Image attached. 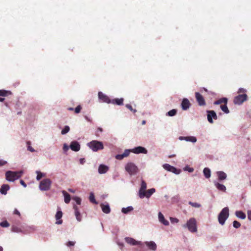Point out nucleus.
I'll use <instances>...</instances> for the list:
<instances>
[{
    "label": "nucleus",
    "instance_id": "55",
    "mask_svg": "<svg viewBox=\"0 0 251 251\" xmlns=\"http://www.w3.org/2000/svg\"><path fill=\"white\" fill-rule=\"evenodd\" d=\"M14 213L15 214L18 215L19 216H20V213L19 212V211L17 209H15V210L14 211Z\"/></svg>",
    "mask_w": 251,
    "mask_h": 251
},
{
    "label": "nucleus",
    "instance_id": "32",
    "mask_svg": "<svg viewBox=\"0 0 251 251\" xmlns=\"http://www.w3.org/2000/svg\"><path fill=\"white\" fill-rule=\"evenodd\" d=\"M236 216L241 219H245L246 218V214L241 211H237L235 212Z\"/></svg>",
    "mask_w": 251,
    "mask_h": 251
},
{
    "label": "nucleus",
    "instance_id": "17",
    "mask_svg": "<svg viewBox=\"0 0 251 251\" xmlns=\"http://www.w3.org/2000/svg\"><path fill=\"white\" fill-rule=\"evenodd\" d=\"M163 167L165 170H166L168 171L172 172L175 174H177V173L176 172H177L176 169V168H175L174 167L171 166L170 165H169L168 164H164Z\"/></svg>",
    "mask_w": 251,
    "mask_h": 251
},
{
    "label": "nucleus",
    "instance_id": "39",
    "mask_svg": "<svg viewBox=\"0 0 251 251\" xmlns=\"http://www.w3.org/2000/svg\"><path fill=\"white\" fill-rule=\"evenodd\" d=\"M70 130V127L69 126H65L64 128L61 131L62 134H65L68 133Z\"/></svg>",
    "mask_w": 251,
    "mask_h": 251
},
{
    "label": "nucleus",
    "instance_id": "61",
    "mask_svg": "<svg viewBox=\"0 0 251 251\" xmlns=\"http://www.w3.org/2000/svg\"><path fill=\"white\" fill-rule=\"evenodd\" d=\"M68 109L69 110H74V108H72V107H70V108H68Z\"/></svg>",
    "mask_w": 251,
    "mask_h": 251
},
{
    "label": "nucleus",
    "instance_id": "19",
    "mask_svg": "<svg viewBox=\"0 0 251 251\" xmlns=\"http://www.w3.org/2000/svg\"><path fill=\"white\" fill-rule=\"evenodd\" d=\"M62 212L61 211H58L55 215V218L56 220V224L57 225H60L62 223V220H60V219L62 217Z\"/></svg>",
    "mask_w": 251,
    "mask_h": 251
},
{
    "label": "nucleus",
    "instance_id": "64",
    "mask_svg": "<svg viewBox=\"0 0 251 251\" xmlns=\"http://www.w3.org/2000/svg\"><path fill=\"white\" fill-rule=\"evenodd\" d=\"M182 138H183V137H180L179 138H180V139H181Z\"/></svg>",
    "mask_w": 251,
    "mask_h": 251
},
{
    "label": "nucleus",
    "instance_id": "57",
    "mask_svg": "<svg viewBox=\"0 0 251 251\" xmlns=\"http://www.w3.org/2000/svg\"><path fill=\"white\" fill-rule=\"evenodd\" d=\"M97 130H98V131H100V132L103 131V129L101 127H98Z\"/></svg>",
    "mask_w": 251,
    "mask_h": 251
},
{
    "label": "nucleus",
    "instance_id": "14",
    "mask_svg": "<svg viewBox=\"0 0 251 251\" xmlns=\"http://www.w3.org/2000/svg\"><path fill=\"white\" fill-rule=\"evenodd\" d=\"M130 153V150L126 149L125 150V151L123 153L116 155L115 156V158L118 160H122L124 158L127 157L129 155Z\"/></svg>",
    "mask_w": 251,
    "mask_h": 251
},
{
    "label": "nucleus",
    "instance_id": "15",
    "mask_svg": "<svg viewBox=\"0 0 251 251\" xmlns=\"http://www.w3.org/2000/svg\"><path fill=\"white\" fill-rule=\"evenodd\" d=\"M70 147L71 149L75 151H78L80 149V146L77 141L72 142Z\"/></svg>",
    "mask_w": 251,
    "mask_h": 251
},
{
    "label": "nucleus",
    "instance_id": "22",
    "mask_svg": "<svg viewBox=\"0 0 251 251\" xmlns=\"http://www.w3.org/2000/svg\"><path fill=\"white\" fill-rule=\"evenodd\" d=\"M124 102V99L120 98V99H114L111 100V103L113 104H116L118 105H123Z\"/></svg>",
    "mask_w": 251,
    "mask_h": 251
},
{
    "label": "nucleus",
    "instance_id": "40",
    "mask_svg": "<svg viewBox=\"0 0 251 251\" xmlns=\"http://www.w3.org/2000/svg\"><path fill=\"white\" fill-rule=\"evenodd\" d=\"M90 201L93 203H97L95 199V196L93 193H91L89 197Z\"/></svg>",
    "mask_w": 251,
    "mask_h": 251
},
{
    "label": "nucleus",
    "instance_id": "41",
    "mask_svg": "<svg viewBox=\"0 0 251 251\" xmlns=\"http://www.w3.org/2000/svg\"><path fill=\"white\" fill-rule=\"evenodd\" d=\"M189 204L194 207L199 208L201 206V205L197 202H193L192 201H189Z\"/></svg>",
    "mask_w": 251,
    "mask_h": 251
},
{
    "label": "nucleus",
    "instance_id": "26",
    "mask_svg": "<svg viewBox=\"0 0 251 251\" xmlns=\"http://www.w3.org/2000/svg\"><path fill=\"white\" fill-rule=\"evenodd\" d=\"M9 188L10 187L8 184H3L0 188V192L2 194L6 195Z\"/></svg>",
    "mask_w": 251,
    "mask_h": 251
},
{
    "label": "nucleus",
    "instance_id": "3",
    "mask_svg": "<svg viewBox=\"0 0 251 251\" xmlns=\"http://www.w3.org/2000/svg\"><path fill=\"white\" fill-rule=\"evenodd\" d=\"M229 216V209L228 207L224 208L218 215V221L219 223L223 225L226 220Z\"/></svg>",
    "mask_w": 251,
    "mask_h": 251
},
{
    "label": "nucleus",
    "instance_id": "8",
    "mask_svg": "<svg viewBox=\"0 0 251 251\" xmlns=\"http://www.w3.org/2000/svg\"><path fill=\"white\" fill-rule=\"evenodd\" d=\"M195 98L200 106H205L206 105V102L203 97L200 93H195Z\"/></svg>",
    "mask_w": 251,
    "mask_h": 251
},
{
    "label": "nucleus",
    "instance_id": "47",
    "mask_svg": "<svg viewBox=\"0 0 251 251\" xmlns=\"http://www.w3.org/2000/svg\"><path fill=\"white\" fill-rule=\"evenodd\" d=\"M81 109V106L80 105H78L75 109V113H79L80 112Z\"/></svg>",
    "mask_w": 251,
    "mask_h": 251
},
{
    "label": "nucleus",
    "instance_id": "45",
    "mask_svg": "<svg viewBox=\"0 0 251 251\" xmlns=\"http://www.w3.org/2000/svg\"><path fill=\"white\" fill-rule=\"evenodd\" d=\"M73 200H75L76 203V204L80 205L81 204V200L80 198L77 197H75L73 198Z\"/></svg>",
    "mask_w": 251,
    "mask_h": 251
},
{
    "label": "nucleus",
    "instance_id": "9",
    "mask_svg": "<svg viewBox=\"0 0 251 251\" xmlns=\"http://www.w3.org/2000/svg\"><path fill=\"white\" fill-rule=\"evenodd\" d=\"M130 152H133L135 154H139V153H144L147 154L148 152V151L145 149V148L141 147V146H138L137 147H135L133 149L130 150Z\"/></svg>",
    "mask_w": 251,
    "mask_h": 251
},
{
    "label": "nucleus",
    "instance_id": "23",
    "mask_svg": "<svg viewBox=\"0 0 251 251\" xmlns=\"http://www.w3.org/2000/svg\"><path fill=\"white\" fill-rule=\"evenodd\" d=\"M145 244L150 249L153 251H155L156 250V245L154 242H146Z\"/></svg>",
    "mask_w": 251,
    "mask_h": 251
},
{
    "label": "nucleus",
    "instance_id": "2",
    "mask_svg": "<svg viewBox=\"0 0 251 251\" xmlns=\"http://www.w3.org/2000/svg\"><path fill=\"white\" fill-rule=\"evenodd\" d=\"M88 147L94 151L101 150L104 146L102 142L97 140H93L87 144Z\"/></svg>",
    "mask_w": 251,
    "mask_h": 251
},
{
    "label": "nucleus",
    "instance_id": "48",
    "mask_svg": "<svg viewBox=\"0 0 251 251\" xmlns=\"http://www.w3.org/2000/svg\"><path fill=\"white\" fill-rule=\"evenodd\" d=\"M170 219L171 223H177L179 221L178 219L176 218L170 217Z\"/></svg>",
    "mask_w": 251,
    "mask_h": 251
},
{
    "label": "nucleus",
    "instance_id": "25",
    "mask_svg": "<svg viewBox=\"0 0 251 251\" xmlns=\"http://www.w3.org/2000/svg\"><path fill=\"white\" fill-rule=\"evenodd\" d=\"M100 207L101 208V209L102 211L106 214H108L110 212V208L109 205L107 204H101Z\"/></svg>",
    "mask_w": 251,
    "mask_h": 251
},
{
    "label": "nucleus",
    "instance_id": "52",
    "mask_svg": "<svg viewBox=\"0 0 251 251\" xmlns=\"http://www.w3.org/2000/svg\"><path fill=\"white\" fill-rule=\"evenodd\" d=\"M63 150H64V151H68V149H69V147H68V146L67 145L64 144V145H63Z\"/></svg>",
    "mask_w": 251,
    "mask_h": 251
},
{
    "label": "nucleus",
    "instance_id": "1",
    "mask_svg": "<svg viewBox=\"0 0 251 251\" xmlns=\"http://www.w3.org/2000/svg\"><path fill=\"white\" fill-rule=\"evenodd\" d=\"M23 174V172L22 171L16 172L8 171L5 173L6 179L9 181H14L21 177Z\"/></svg>",
    "mask_w": 251,
    "mask_h": 251
},
{
    "label": "nucleus",
    "instance_id": "60",
    "mask_svg": "<svg viewBox=\"0 0 251 251\" xmlns=\"http://www.w3.org/2000/svg\"><path fill=\"white\" fill-rule=\"evenodd\" d=\"M146 122L145 120H143L142 122V125H145L146 124Z\"/></svg>",
    "mask_w": 251,
    "mask_h": 251
},
{
    "label": "nucleus",
    "instance_id": "5",
    "mask_svg": "<svg viewBox=\"0 0 251 251\" xmlns=\"http://www.w3.org/2000/svg\"><path fill=\"white\" fill-rule=\"evenodd\" d=\"M125 170L130 175H135L138 171L137 167L132 162H128L126 164Z\"/></svg>",
    "mask_w": 251,
    "mask_h": 251
},
{
    "label": "nucleus",
    "instance_id": "43",
    "mask_svg": "<svg viewBox=\"0 0 251 251\" xmlns=\"http://www.w3.org/2000/svg\"><path fill=\"white\" fill-rule=\"evenodd\" d=\"M27 150L32 152H34L35 151L34 149L30 146V142L29 141H27Z\"/></svg>",
    "mask_w": 251,
    "mask_h": 251
},
{
    "label": "nucleus",
    "instance_id": "18",
    "mask_svg": "<svg viewBox=\"0 0 251 251\" xmlns=\"http://www.w3.org/2000/svg\"><path fill=\"white\" fill-rule=\"evenodd\" d=\"M126 242L131 245H141V242L136 241L134 239L130 237H126L125 238Z\"/></svg>",
    "mask_w": 251,
    "mask_h": 251
},
{
    "label": "nucleus",
    "instance_id": "49",
    "mask_svg": "<svg viewBox=\"0 0 251 251\" xmlns=\"http://www.w3.org/2000/svg\"><path fill=\"white\" fill-rule=\"evenodd\" d=\"M75 244V242L69 241L67 243L66 245L68 247L74 246Z\"/></svg>",
    "mask_w": 251,
    "mask_h": 251
},
{
    "label": "nucleus",
    "instance_id": "37",
    "mask_svg": "<svg viewBox=\"0 0 251 251\" xmlns=\"http://www.w3.org/2000/svg\"><path fill=\"white\" fill-rule=\"evenodd\" d=\"M176 112H177L176 110L174 109L170 110L169 112H168L166 115H167L168 116H171V117L174 116L176 115Z\"/></svg>",
    "mask_w": 251,
    "mask_h": 251
},
{
    "label": "nucleus",
    "instance_id": "51",
    "mask_svg": "<svg viewBox=\"0 0 251 251\" xmlns=\"http://www.w3.org/2000/svg\"><path fill=\"white\" fill-rule=\"evenodd\" d=\"M7 163V162L3 160H0V166H3L5 165Z\"/></svg>",
    "mask_w": 251,
    "mask_h": 251
},
{
    "label": "nucleus",
    "instance_id": "36",
    "mask_svg": "<svg viewBox=\"0 0 251 251\" xmlns=\"http://www.w3.org/2000/svg\"><path fill=\"white\" fill-rule=\"evenodd\" d=\"M133 208L132 206H128L126 208H123L122 209V211L123 213L125 214H127L129 212L133 210Z\"/></svg>",
    "mask_w": 251,
    "mask_h": 251
},
{
    "label": "nucleus",
    "instance_id": "54",
    "mask_svg": "<svg viewBox=\"0 0 251 251\" xmlns=\"http://www.w3.org/2000/svg\"><path fill=\"white\" fill-rule=\"evenodd\" d=\"M248 218L250 221H251V211H249L248 212Z\"/></svg>",
    "mask_w": 251,
    "mask_h": 251
},
{
    "label": "nucleus",
    "instance_id": "11",
    "mask_svg": "<svg viewBox=\"0 0 251 251\" xmlns=\"http://www.w3.org/2000/svg\"><path fill=\"white\" fill-rule=\"evenodd\" d=\"M207 113L208 121L211 124L213 123L212 118L215 120H217L218 118L216 112L213 110H208L207 111Z\"/></svg>",
    "mask_w": 251,
    "mask_h": 251
},
{
    "label": "nucleus",
    "instance_id": "44",
    "mask_svg": "<svg viewBox=\"0 0 251 251\" xmlns=\"http://www.w3.org/2000/svg\"><path fill=\"white\" fill-rule=\"evenodd\" d=\"M233 226L236 228H239L241 226V224L239 222H238V221H234L233 222Z\"/></svg>",
    "mask_w": 251,
    "mask_h": 251
},
{
    "label": "nucleus",
    "instance_id": "24",
    "mask_svg": "<svg viewBox=\"0 0 251 251\" xmlns=\"http://www.w3.org/2000/svg\"><path fill=\"white\" fill-rule=\"evenodd\" d=\"M11 94V92L9 91H6L4 90H0V96L5 97ZM3 98H0V101H3Z\"/></svg>",
    "mask_w": 251,
    "mask_h": 251
},
{
    "label": "nucleus",
    "instance_id": "29",
    "mask_svg": "<svg viewBox=\"0 0 251 251\" xmlns=\"http://www.w3.org/2000/svg\"><path fill=\"white\" fill-rule=\"evenodd\" d=\"M155 191V189L154 188H151L149 189L147 191H145V197H147L148 198H150L151 196L153 194Z\"/></svg>",
    "mask_w": 251,
    "mask_h": 251
},
{
    "label": "nucleus",
    "instance_id": "6",
    "mask_svg": "<svg viewBox=\"0 0 251 251\" xmlns=\"http://www.w3.org/2000/svg\"><path fill=\"white\" fill-rule=\"evenodd\" d=\"M51 181L49 178L42 180L39 185L40 189L42 191H47L50 189Z\"/></svg>",
    "mask_w": 251,
    "mask_h": 251
},
{
    "label": "nucleus",
    "instance_id": "59",
    "mask_svg": "<svg viewBox=\"0 0 251 251\" xmlns=\"http://www.w3.org/2000/svg\"><path fill=\"white\" fill-rule=\"evenodd\" d=\"M194 171V169L193 168H190L189 170V171L190 172H192Z\"/></svg>",
    "mask_w": 251,
    "mask_h": 251
},
{
    "label": "nucleus",
    "instance_id": "35",
    "mask_svg": "<svg viewBox=\"0 0 251 251\" xmlns=\"http://www.w3.org/2000/svg\"><path fill=\"white\" fill-rule=\"evenodd\" d=\"M184 139L187 141H190L193 143H195L197 141V139L194 136H188L184 137Z\"/></svg>",
    "mask_w": 251,
    "mask_h": 251
},
{
    "label": "nucleus",
    "instance_id": "4",
    "mask_svg": "<svg viewBox=\"0 0 251 251\" xmlns=\"http://www.w3.org/2000/svg\"><path fill=\"white\" fill-rule=\"evenodd\" d=\"M183 227H187L192 232H196L197 231L196 220L195 218H191L187 221L186 224L183 226Z\"/></svg>",
    "mask_w": 251,
    "mask_h": 251
},
{
    "label": "nucleus",
    "instance_id": "7",
    "mask_svg": "<svg viewBox=\"0 0 251 251\" xmlns=\"http://www.w3.org/2000/svg\"><path fill=\"white\" fill-rule=\"evenodd\" d=\"M247 100V95L245 94H239L238 96H236L233 100V102L235 104H241L244 101H246Z\"/></svg>",
    "mask_w": 251,
    "mask_h": 251
},
{
    "label": "nucleus",
    "instance_id": "56",
    "mask_svg": "<svg viewBox=\"0 0 251 251\" xmlns=\"http://www.w3.org/2000/svg\"><path fill=\"white\" fill-rule=\"evenodd\" d=\"M79 161H80V163L81 164H83L85 162V160L84 158H81V159H80Z\"/></svg>",
    "mask_w": 251,
    "mask_h": 251
},
{
    "label": "nucleus",
    "instance_id": "42",
    "mask_svg": "<svg viewBox=\"0 0 251 251\" xmlns=\"http://www.w3.org/2000/svg\"><path fill=\"white\" fill-rule=\"evenodd\" d=\"M36 173H37V176H36V179H37V180H39L40 179H41V178H42V177H43V176H44V174H43V173H41V172H39V171H37V172H36Z\"/></svg>",
    "mask_w": 251,
    "mask_h": 251
},
{
    "label": "nucleus",
    "instance_id": "28",
    "mask_svg": "<svg viewBox=\"0 0 251 251\" xmlns=\"http://www.w3.org/2000/svg\"><path fill=\"white\" fill-rule=\"evenodd\" d=\"M62 194L64 197V201L66 203H69L71 200V196L67 192L63 190L62 191Z\"/></svg>",
    "mask_w": 251,
    "mask_h": 251
},
{
    "label": "nucleus",
    "instance_id": "34",
    "mask_svg": "<svg viewBox=\"0 0 251 251\" xmlns=\"http://www.w3.org/2000/svg\"><path fill=\"white\" fill-rule=\"evenodd\" d=\"M227 104H222L220 106V108L222 109V110L225 113L228 114L229 112V110H228L227 105Z\"/></svg>",
    "mask_w": 251,
    "mask_h": 251
},
{
    "label": "nucleus",
    "instance_id": "27",
    "mask_svg": "<svg viewBox=\"0 0 251 251\" xmlns=\"http://www.w3.org/2000/svg\"><path fill=\"white\" fill-rule=\"evenodd\" d=\"M227 99L226 98H222L218 100L214 101V104H215V105L221 104L222 105V103L227 104Z\"/></svg>",
    "mask_w": 251,
    "mask_h": 251
},
{
    "label": "nucleus",
    "instance_id": "31",
    "mask_svg": "<svg viewBox=\"0 0 251 251\" xmlns=\"http://www.w3.org/2000/svg\"><path fill=\"white\" fill-rule=\"evenodd\" d=\"M215 185L216 187V188L220 191L225 192L226 190V186L222 184H220L219 183H215Z\"/></svg>",
    "mask_w": 251,
    "mask_h": 251
},
{
    "label": "nucleus",
    "instance_id": "21",
    "mask_svg": "<svg viewBox=\"0 0 251 251\" xmlns=\"http://www.w3.org/2000/svg\"><path fill=\"white\" fill-rule=\"evenodd\" d=\"M158 218L159 221L165 226H168L169 224V222L165 220L163 215L160 212L158 213Z\"/></svg>",
    "mask_w": 251,
    "mask_h": 251
},
{
    "label": "nucleus",
    "instance_id": "13",
    "mask_svg": "<svg viewBox=\"0 0 251 251\" xmlns=\"http://www.w3.org/2000/svg\"><path fill=\"white\" fill-rule=\"evenodd\" d=\"M190 105L191 103L187 99L184 98L183 99L181 103V106L183 110H187L190 107Z\"/></svg>",
    "mask_w": 251,
    "mask_h": 251
},
{
    "label": "nucleus",
    "instance_id": "20",
    "mask_svg": "<svg viewBox=\"0 0 251 251\" xmlns=\"http://www.w3.org/2000/svg\"><path fill=\"white\" fill-rule=\"evenodd\" d=\"M108 170V167L103 164H100L99 167L98 171L100 174L106 173Z\"/></svg>",
    "mask_w": 251,
    "mask_h": 251
},
{
    "label": "nucleus",
    "instance_id": "33",
    "mask_svg": "<svg viewBox=\"0 0 251 251\" xmlns=\"http://www.w3.org/2000/svg\"><path fill=\"white\" fill-rule=\"evenodd\" d=\"M203 174L206 178H209L211 176L210 170L208 168H205L203 169Z\"/></svg>",
    "mask_w": 251,
    "mask_h": 251
},
{
    "label": "nucleus",
    "instance_id": "46",
    "mask_svg": "<svg viewBox=\"0 0 251 251\" xmlns=\"http://www.w3.org/2000/svg\"><path fill=\"white\" fill-rule=\"evenodd\" d=\"M126 106L131 111L133 112V113L136 112L137 110L135 109H133L132 107V106L129 104H126Z\"/></svg>",
    "mask_w": 251,
    "mask_h": 251
},
{
    "label": "nucleus",
    "instance_id": "12",
    "mask_svg": "<svg viewBox=\"0 0 251 251\" xmlns=\"http://www.w3.org/2000/svg\"><path fill=\"white\" fill-rule=\"evenodd\" d=\"M99 98L103 102L110 103L111 102V100L110 98L102 93L101 92H99L98 93Z\"/></svg>",
    "mask_w": 251,
    "mask_h": 251
},
{
    "label": "nucleus",
    "instance_id": "30",
    "mask_svg": "<svg viewBox=\"0 0 251 251\" xmlns=\"http://www.w3.org/2000/svg\"><path fill=\"white\" fill-rule=\"evenodd\" d=\"M218 179L219 180L225 179L226 177V175L224 172L220 171L217 172Z\"/></svg>",
    "mask_w": 251,
    "mask_h": 251
},
{
    "label": "nucleus",
    "instance_id": "10",
    "mask_svg": "<svg viewBox=\"0 0 251 251\" xmlns=\"http://www.w3.org/2000/svg\"><path fill=\"white\" fill-rule=\"evenodd\" d=\"M147 184L144 180H142L141 187L139 191V196L141 199L145 197V191L146 190Z\"/></svg>",
    "mask_w": 251,
    "mask_h": 251
},
{
    "label": "nucleus",
    "instance_id": "63",
    "mask_svg": "<svg viewBox=\"0 0 251 251\" xmlns=\"http://www.w3.org/2000/svg\"><path fill=\"white\" fill-rule=\"evenodd\" d=\"M13 231H15V230H14V227H13Z\"/></svg>",
    "mask_w": 251,
    "mask_h": 251
},
{
    "label": "nucleus",
    "instance_id": "58",
    "mask_svg": "<svg viewBox=\"0 0 251 251\" xmlns=\"http://www.w3.org/2000/svg\"><path fill=\"white\" fill-rule=\"evenodd\" d=\"M68 191L71 193H74L75 191L73 190V189H68Z\"/></svg>",
    "mask_w": 251,
    "mask_h": 251
},
{
    "label": "nucleus",
    "instance_id": "53",
    "mask_svg": "<svg viewBox=\"0 0 251 251\" xmlns=\"http://www.w3.org/2000/svg\"><path fill=\"white\" fill-rule=\"evenodd\" d=\"M20 183L21 185H22L25 187L26 186V183L24 182V181L23 180H20Z\"/></svg>",
    "mask_w": 251,
    "mask_h": 251
},
{
    "label": "nucleus",
    "instance_id": "16",
    "mask_svg": "<svg viewBox=\"0 0 251 251\" xmlns=\"http://www.w3.org/2000/svg\"><path fill=\"white\" fill-rule=\"evenodd\" d=\"M73 208L75 210V214L76 220L78 222H80L81 220V216L80 213L78 210V207L76 205L74 204L73 205Z\"/></svg>",
    "mask_w": 251,
    "mask_h": 251
},
{
    "label": "nucleus",
    "instance_id": "50",
    "mask_svg": "<svg viewBox=\"0 0 251 251\" xmlns=\"http://www.w3.org/2000/svg\"><path fill=\"white\" fill-rule=\"evenodd\" d=\"M246 92V90L245 89L242 88H239L238 90V94L245 93Z\"/></svg>",
    "mask_w": 251,
    "mask_h": 251
},
{
    "label": "nucleus",
    "instance_id": "38",
    "mask_svg": "<svg viewBox=\"0 0 251 251\" xmlns=\"http://www.w3.org/2000/svg\"><path fill=\"white\" fill-rule=\"evenodd\" d=\"M10 226L9 224L7 221H4L0 223V226L2 227H7Z\"/></svg>",
    "mask_w": 251,
    "mask_h": 251
},
{
    "label": "nucleus",
    "instance_id": "62",
    "mask_svg": "<svg viewBox=\"0 0 251 251\" xmlns=\"http://www.w3.org/2000/svg\"><path fill=\"white\" fill-rule=\"evenodd\" d=\"M0 251H3V248L1 246H0Z\"/></svg>",
    "mask_w": 251,
    "mask_h": 251
}]
</instances>
